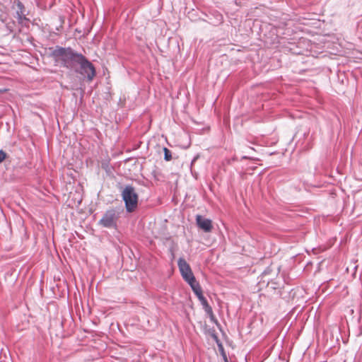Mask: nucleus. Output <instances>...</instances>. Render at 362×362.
<instances>
[{"label": "nucleus", "mask_w": 362, "mask_h": 362, "mask_svg": "<svg viewBox=\"0 0 362 362\" xmlns=\"http://www.w3.org/2000/svg\"><path fill=\"white\" fill-rule=\"evenodd\" d=\"M6 153L4 151L0 150V163L6 158Z\"/></svg>", "instance_id": "obj_13"}, {"label": "nucleus", "mask_w": 362, "mask_h": 362, "mask_svg": "<svg viewBox=\"0 0 362 362\" xmlns=\"http://www.w3.org/2000/svg\"><path fill=\"white\" fill-rule=\"evenodd\" d=\"M204 310H205V312L209 315L211 317H213L214 316V314H213V310H212V308L208 304L205 305V306L203 307Z\"/></svg>", "instance_id": "obj_11"}, {"label": "nucleus", "mask_w": 362, "mask_h": 362, "mask_svg": "<svg viewBox=\"0 0 362 362\" xmlns=\"http://www.w3.org/2000/svg\"><path fill=\"white\" fill-rule=\"evenodd\" d=\"M200 303L203 307L205 306V305L208 304V302L205 298H202V300H200Z\"/></svg>", "instance_id": "obj_14"}, {"label": "nucleus", "mask_w": 362, "mask_h": 362, "mask_svg": "<svg viewBox=\"0 0 362 362\" xmlns=\"http://www.w3.org/2000/svg\"><path fill=\"white\" fill-rule=\"evenodd\" d=\"M81 54L74 52L71 48H64L57 47L51 54L56 64L63 66L67 68L74 67L76 64L78 56Z\"/></svg>", "instance_id": "obj_1"}, {"label": "nucleus", "mask_w": 362, "mask_h": 362, "mask_svg": "<svg viewBox=\"0 0 362 362\" xmlns=\"http://www.w3.org/2000/svg\"><path fill=\"white\" fill-rule=\"evenodd\" d=\"M177 264L182 278L189 285L197 281L189 264L183 258L178 259Z\"/></svg>", "instance_id": "obj_4"}, {"label": "nucleus", "mask_w": 362, "mask_h": 362, "mask_svg": "<svg viewBox=\"0 0 362 362\" xmlns=\"http://www.w3.org/2000/svg\"><path fill=\"white\" fill-rule=\"evenodd\" d=\"M76 63L80 65V74L86 76L88 81H92L95 76V70L93 65L82 54L78 56Z\"/></svg>", "instance_id": "obj_3"}, {"label": "nucleus", "mask_w": 362, "mask_h": 362, "mask_svg": "<svg viewBox=\"0 0 362 362\" xmlns=\"http://www.w3.org/2000/svg\"><path fill=\"white\" fill-rule=\"evenodd\" d=\"M163 151H164V154H165V156H164L165 160L167 161L170 160L172 158L170 151L169 149H168L167 148H164Z\"/></svg>", "instance_id": "obj_9"}, {"label": "nucleus", "mask_w": 362, "mask_h": 362, "mask_svg": "<svg viewBox=\"0 0 362 362\" xmlns=\"http://www.w3.org/2000/svg\"><path fill=\"white\" fill-rule=\"evenodd\" d=\"M204 310H205V312L209 315L211 317H213L214 316V314H213V310H212V308L208 304L205 305V306L203 307Z\"/></svg>", "instance_id": "obj_12"}, {"label": "nucleus", "mask_w": 362, "mask_h": 362, "mask_svg": "<svg viewBox=\"0 0 362 362\" xmlns=\"http://www.w3.org/2000/svg\"><path fill=\"white\" fill-rule=\"evenodd\" d=\"M14 4L17 7L16 18L18 23H23L24 21H28V19L25 16V8L23 4L20 1H15Z\"/></svg>", "instance_id": "obj_7"}, {"label": "nucleus", "mask_w": 362, "mask_h": 362, "mask_svg": "<svg viewBox=\"0 0 362 362\" xmlns=\"http://www.w3.org/2000/svg\"><path fill=\"white\" fill-rule=\"evenodd\" d=\"M197 224L202 229L204 232L209 233L212 230V223L211 221L209 218H206L201 215H197L196 216Z\"/></svg>", "instance_id": "obj_6"}, {"label": "nucleus", "mask_w": 362, "mask_h": 362, "mask_svg": "<svg viewBox=\"0 0 362 362\" xmlns=\"http://www.w3.org/2000/svg\"><path fill=\"white\" fill-rule=\"evenodd\" d=\"M122 198L125 202L127 211H133L136 209L138 202V195L134 188L129 185L126 186L122 192Z\"/></svg>", "instance_id": "obj_2"}, {"label": "nucleus", "mask_w": 362, "mask_h": 362, "mask_svg": "<svg viewBox=\"0 0 362 362\" xmlns=\"http://www.w3.org/2000/svg\"><path fill=\"white\" fill-rule=\"evenodd\" d=\"M117 216L114 210L107 211L100 221V223L105 228H112L116 226Z\"/></svg>", "instance_id": "obj_5"}, {"label": "nucleus", "mask_w": 362, "mask_h": 362, "mask_svg": "<svg viewBox=\"0 0 362 362\" xmlns=\"http://www.w3.org/2000/svg\"><path fill=\"white\" fill-rule=\"evenodd\" d=\"M204 310H205V312L209 315L211 317H213L214 316V314H213V310H212V308L208 304L205 305V306L203 307Z\"/></svg>", "instance_id": "obj_10"}, {"label": "nucleus", "mask_w": 362, "mask_h": 362, "mask_svg": "<svg viewBox=\"0 0 362 362\" xmlns=\"http://www.w3.org/2000/svg\"><path fill=\"white\" fill-rule=\"evenodd\" d=\"M192 289L193 290L195 295L197 296L199 300L200 301L202 298H204V296L202 294V290L199 283L195 281L190 285Z\"/></svg>", "instance_id": "obj_8"}]
</instances>
